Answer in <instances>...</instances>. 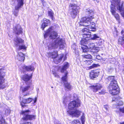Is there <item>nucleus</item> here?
<instances>
[{
    "instance_id": "bf43d9fd",
    "label": "nucleus",
    "mask_w": 124,
    "mask_h": 124,
    "mask_svg": "<svg viewBox=\"0 0 124 124\" xmlns=\"http://www.w3.org/2000/svg\"><path fill=\"white\" fill-rule=\"evenodd\" d=\"M66 58H67L66 57V56H65V57H64V60H65V59H66Z\"/></svg>"
},
{
    "instance_id": "c85d7f7f",
    "label": "nucleus",
    "mask_w": 124,
    "mask_h": 124,
    "mask_svg": "<svg viewBox=\"0 0 124 124\" xmlns=\"http://www.w3.org/2000/svg\"><path fill=\"white\" fill-rule=\"evenodd\" d=\"M4 116L2 115V113L1 112H0V124H7L3 117V116Z\"/></svg>"
},
{
    "instance_id": "dca6fc26",
    "label": "nucleus",
    "mask_w": 124,
    "mask_h": 124,
    "mask_svg": "<svg viewBox=\"0 0 124 124\" xmlns=\"http://www.w3.org/2000/svg\"><path fill=\"white\" fill-rule=\"evenodd\" d=\"M121 36L119 37L118 41V44L124 46V30H122L121 32Z\"/></svg>"
},
{
    "instance_id": "37998d69",
    "label": "nucleus",
    "mask_w": 124,
    "mask_h": 124,
    "mask_svg": "<svg viewBox=\"0 0 124 124\" xmlns=\"http://www.w3.org/2000/svg\"><path fill=\"white\" fill-rule=\"evenodd\" d=\"M116 8H111V12L113 15L116 14Z\"/></svg>"
},
{
    "instance_id": "f03ea898",
    "label": "nucleus",
    "mask_w": 124,
    "mask_h": 124,
    "mask_svg": "<svg viewBox=\"0 0 124 124\" xmlns=\"http://www.w3.org/2000/svg\"><path fill=\"white\" fill-rule=\"evenodd\" d=\"M86 14L89 15L87 17H84L81 19L79 23L80 25L85 26H89L90 30H95V24L93 22H91L92 19L94 18L93 10L90 8L86 9Z\"/></svg>"
},
{
    "instance_id": "4be33fe9",
    "label": "nucleus",
    "mask_w": 124,
    "mask_h": 124,
    "mask_svg": "<svg viewBox=\"0 0 124 124\" xmlns=\"http://www.w3.org/2000/svg\"><path fill=\"white\" fill-rule=\"evenodd\" d=\"M69 66V64L68 62H65L61 69V72L62 73L64 72L68 68Z\"/></svg>"
},
{
    "instance_id": "c03bdc74",
    "label": "nucleus",
    "mask_w": 124,
    "mask_h": 124,
    "mask_svg": "<svg viewBox=\"0 0 124 124\" xmlns=\"http://www.w3.org/2000/svg\"><path fill=\"white\" fill-rule=\"evenodd\" d=\"M72 124H80L79 121L78 120H74L72 122Z\"/></svg>"
},
{
    "instance_id": "864d4df0",
    "label": "nucleus",
    "mask_w": 124,
    "mask_h": 124,
    "mask_svg": "<svg viewBox=\"0 0 124 124\" xmlns=\"http://www.w3.org/2000/svg\"><path fill=\"white\" fill-rule=\"evenodd\" d=\"M53 74H54V76L55 77H59V76L56 73H55L54 72Z\"/></svg>"
},
{
    "instance_id": "72a5a7b5",
    "label": "nucleus",
    "mask_w": 124,
    "mask_h": 124,
    "mask_svg": "<svg viewBox=\"0 0 124 124\" xmlns=\"http://www.w3.org/2000/svg\"><path fill=\"white\" fill-rule=\"evenodd\" d=\"M98 52V51L94 49H92V51L91 52V54L94 56V58H95V57H96L95 56H96L97 55V53Z\"/></svg>"
},
{
    "instance_id": "680f3d73",
    "label": "nucleus",
    "mask_w": 124,
    "mask_h": 124,
    "mask_svg": "<svg viewBox=\"0 0 124 124\" xmlns=\"http://www.w3.org/2000/svg\"><path fill=\"white\" fill-rule=\"evenodd\" d=\"M123 74H124V72H123Z\"/></svg>"
},
{
    "instance_id": "f257e3e1",
    "label": "nucleus",
    "mask_w": 124,
    "mask_h": 124,
    "mask_svg": "<svg viewBox=\"0 0 124 124\" xmlns=\"http://www.w3.org/2000/svg\"><path fill=\"white\" fill-rule=\"evenodd\" d=\"M44 36L45 39L49 36L50 39H54L52 42L48 46L49 49H56L57 48L58 46L59 47V49H61L64 48V40L62 39L59 37L56 38L58 36V34L56 31H53V26H51L47 30Z\"/></svg>"
},
{
    "instance_id": "09e8293b",
    "label": "nucleus",
    "mask_w": 124,
    "mask_h": 124,
    "mask_svg": "<svg viewBox=\"0 0 124 124\" xmlns=\"http://www.w3.org/2000/svg\"><path fill=\"white\" fill-rule=\"evenodd\" d=\"M70 7H76L77 5L74 4H70Z\"/></svg>"
},
{
    "instance_id": "7c9ffc66",
    "label": "nucleus",
    "mask_w": 124,
    "mask_h": 124,
    "mask_svg": "<svg viewBox=\"0 0 124 124\" xmlns=\"http://www.w3.org/2000/svg\"><path fill=\"white\" fill-rule=\"evenodd\" d=\"M72 49L74 50V52L75 54L77 55L79 54V52L78 49H76V46L75 44H73L72 45Z\"/></svg>"
},
{
    "instance_id": "f3484780",
    "label": "nucleus",
    "mask_w": 124,
    "mask_h": 124,
    "mask_svg": "<svg viewBox=\"0 0 124 124\" xmlns=\"http://www.w3.org/2000/svg\"><path fill=\"white\" fill-rule=\"evenodd\" d=\"M100 73L99 70H92L90 73V77L91 79H93L97 78Z\"/></svg>"
},
{
    "instance_id": "de8ad7c7",
    "label": "nucleus",
    "mask_w": 124,
    "mask_h": 124,
    "mask_svg": "<svg viewBox=\"0 0 124 124\" xmlns=\"http://www.w3.org/2000/svg\"><path fill=\"white\" fill-rule=\"evenodd\" d=\"M54 124H61L60 122L57 120H55L54 121Z\"/></svg>"
},
{
    "instance_id": "f704fd0d",
    "label": "nucleus",
    "mask_w": 124,
    "mask_h": 124,
    "mask_svg": "<svg viewBox=\"0 0 124 124\" xmlns=\"http://www.w3.org/2000/svg\"><path fill=\"white\" fill-rule=\"evenodd\" d=\"M32 99L31 98H29L27 99H23V101L26 103H29L31 102L32 101Z\"/></svg>"
},
{
    "instance_id": "b1692460",
    "label": "nucleus",
    "mask_w": 124,
    "mask_h": 124,
    "mask_svg": "<svg viewBox=\"0 0 124 124\" xmlns=\"http://www.w3.org/2000/svg\"><path fill=\"white\" fill-rule=\"evenodd\" d=\"M68 73V72L66 71L64 75L63 76L62 78L61 81L63 82L64 83L65 82H67V75Z\"/></svg>"
},
{
    "instance_id": "1a4fd4ad",
    "label": "nucleus",
    "mask_w": 124,
    "mask_h": 124,
    "mask_svg": "<svg viewBox=\"0 0 124 124\" xmlns=\"http://www.w3.org/2000/svg\"><path fill=\"white\" fill-rule=\"evenodd\" d=\"M110 8H122L124 2H120V0H111Z\"/></svg>"
},
{
    "instance_id": "bb28decb",
    "label": "nucleus",
    "mask_w": 124,
    "mask_h": 124,
    "mask_svg": "<svg viewBox=\"0 0 124 124\" xmlns=\"http://www.w3.org/2000/svg\"><path fill=\"white\" fill-rule=\"evenodd\" d=\"M114 101L116 102V105L118 106H121L123 105V102L120 100H118L117 98L113 99L112 101Z\"/></svg>"
},
{
    "instance_id": "2eb2a0df",
    "label": "nucleus",
    "mask_w": 124,
    "mask_h": 124,
    "mask_svg": "<svg viewBox=\"0 0 124 124\" xmlns=\"http://www.w3.org/2000/svg\"><path fill=\"white\" fill-rule=\"evenodd\" d=\"M79 10L77 8H71L69 10L71 17L73 18H74L79 12Z\"/></svg>"
},
{
    "instance_id": "473e14b6",
    "label": "nucleus",
    "mask_w": 124,
    "mask_h": 124,
    "mask_svg": "<svg viewBox=\"0 0 124 124\" xmlns=\"http://www.w3.org/2000/svg\"><path fill=\"white\" fill-rule=\"evenodd\" d=\"M48 15L52 19V20H54V18H53L54 13L52 10H48Z\"/></svg>"
},
{
    "instance_id": "4468645a",
    "label": "nucleus",
    "mask_w": 124,
    "mask_h": 124,
    "mask_svg": "<svg viewBox=\"0 0 124 124\" xmlns=\"http://www.w3.org/2000/svg\"><path fill=\"white\" fill-rule=\"evenodd\" d=\"M67 112L69 114L71 115L73 117H78L80 116L81 112L79 110L76 109L73 111L68 110Z\"/></svg>"
},
{
    "instance_id": "20e7f679",
    "label": "nucleus",
    "mask_w": 124,
    "mask_h": 124,
    "mask_svg": "<svg viewBox=\"0 0 124 124\" xmlns=\"http://www.w3.org/2000/svg\"><path fill=\"white\" fill-rule=\"evenodd\" d=\"M31 111L29 109L22 111L21 113L23 115V117L22 118V121H27L28 120H32L36 118V116L34 115H29Z\"/></svg>"
},
{
    "instance_id": "13d9d810",
    "label": "nucleus",
    "mask_w": 124,
    "mask_h": 124,
    "mask_svg": "<svg viewBox=\"0 0 124 124\" xmlns=\"http://www.w3.org/2000/svg\"><path fill=\"white\" fill-rule=\"evenodd\" d=\"M26 124H31V123L30 122H25Z\"/></svg>"
},
{
    "instance_id": "2f4dec72",
    "label": "nucleus",
    "mask_w": 124,
    "mask_h": 124,
    "mask_svg": "<svg viewBox=\"0 0 124 124\" xmlns=\"http://www.w3.org/2000/svg\"><path fill=\"white\" fill-rule=\"evenodd\" d=\"M24 0H17L18 2V7L17 8H20L23 5V1Z\"/></svg>"
},
{
    "instance_id": "6ab92c4d",
    "label": "nucleus",
    "mask_w": 124,
    "mask_h": 124,
    "mask_svg": "<svg viewBox=\"0 0 124 124\" xmlns=\"http://www.w3.org/2000/svg\"><path fill=\"white\" fill-rule=\"evenodd\" d=\"M5 74V73L4 72L0 71V88L3 89L4 88V87L2 85L4 81V77Z\"/></svg>"
},
{
    "instance_id": "393cba45",
    "label": "nucleus",
    "mask_w": 124,
    "mask_h": 124,
    "mask_svg": "<svg viewBox=\"0 0 124 124\" xmlns=\"http://www.w3.org/2000/svg\"><path fill=\"white\" fill-rule=\"evenodd\" d=\"M24 56V54L22 52L18 53L17 56L19 57V60L23 61L25 59Z\"/></svg>"
},
{
    "instance_id": "a211bd4d",
    "label": "nucleus",
    "mask_w": 124,
    "mask_h": 124,
    "mask_svg": "<svg viewBox=\"0 0 124 124\" xmlns=\"http://www.w3.org/2000/svg\"><path fill=\"white\" fill-rule=\"evenodd\" d=\"M22 68L23 72H25L26 71H33L34 70L33 66L32 65L26 66L24 65Z\"/></svg>"
},
{
    "instance_id": "3c124183",
    "label": "nucleus",
    "mask_w": 124,
    "mask_h": 124,
    "mask_svg": "<svg viewBox=\"0 0 124 124\" xmlns=\"http://www.w3.org/2000/svg\"><path fill=\"white\" fill-rule=\"evenodd\" d=\"M26 103H24L23 101V99L22 100V102L21 103V105L22 107H23L25 106V104Z\"/></svg>"
},
{
    "instance_id": "49530a36",
    "label": "nucleus",
    "mask_w": 124,
    "mask_h": 124,
    "mask_svg": "<svg viewBox=\"0 0 124 124\" xmlns=\"http://www.w3.org/2000/svg\"><path fill=\"white\" fill-rule=\"evenodd\" d=\"M96 57H95V58H94V59L96 61V59H97L98 60H101V57L99 55H97L96 56H95Z\"/></svg>"
},
{
    "instance_id": "ea45409f",
    "label": "nucleus",
    "mask_w": 124,
    "mask_h": 124,
    "mask_svg": "<svg viewBox=\"0 0 124 124\" xmlns=\"http://www.w3.org/2000/svg\"><path fill=\"white\" fill-rule=\"evenodd\" d=\"M98 40L99 41H98V43H97V45H98L101 46L103 43L104 42V40L101 39V38L100 40Z\"/></svg>"
},
{
    "instance_id": "9d476101",
    "label": "nucleus",
    "mask_w": 124,
    "mask_h": 124,
    "mask_svg": "<svg viewBox=\"0 0 124 124\" xmlns=\"http://www.w3.org/2000/svg\"><path fill=\"white\" fill-rule=\"evenodd\" d=\"M90 31H95V30H91L87 28H85L83 29L82 34L83 36V38L90 39L92 35Z\"/></svg>"
},
{
    "instance_id": "5701e85b",
    "label": "nucleus",
    "mask_w": 124,
    "mask_h": 124,
    "mask_svg": "<svg viewBox=\"0 0 124 124\" xmlns=\"http://www.w3.org/2000/svg\"><path fill=\"white\" fill-rule=\"evenodd\" d=\"M2 113V115H3L7 116L10 113L9 109L8 108H4L3 110H1V112Z\"/></svg>"
},
{
    "instance_id": "423d86ee",
    "label": "nucleus",
    "mask_w": 124,
    "mask_h": 124,
    "mask_svg": "<svg viewBox=\"0 0 124 124\" xmlns=\"http://www.w3.org/2000/svg\"><path fill=\"white\" fill-rule=\"evenodd\" d=\"M93 92H98L97 93L98 94H103L105 92L104 89L101 90L102 88V85L101 84H97L95 85H91L90 86Z\"/></svg>"
},
{
    "instance_id": "aec40b11",
    "label": "nucleus",
    "mask_w": 124,
    "mask_h": 124,
    "mask_svg": "<svg viewBox=\"0 0 124 124\" xmlns=\"http://www.w3.org/2000/svg\"><path fill=\"white\" fill-rule=\"evenodd\" d=\"M32 74L30 76H29L27 74H25L22 76L21 78L26 83L28 82L31 83V82L30 81V79L32 78Z\"/></svg>"
},
{
    "instance_id": "cd10ccee",
    "label": "nucleus",
    "mask_w": 124,
    "mask_h": 124,
    "mask_svg": "<svg viewBox=\"0 0 124 124\" xmlns=\"http://www.w3.org/2000/svg\"><path fill=\"white\" fill-rule=\"evenodd\" d=\"M64 85L65 88L68 90H70L72 88V85L68 82H65Z\"/></svg>"
},
{
    "instance_id": "603ef678",
    "label": "nucleus",
    "mask_w": 124,
    "mask_h": 124,
    "mask_svg": "<svg viewBox=\"0 0 124 124\" xmlns=\"http://www.w3.org/2000/svg\"><path fill=\"white\" fill-rule=\"evenodd\" d=\"M103 108L104 109H106V110H108V106L106 105H104Z\"/></svg>"
},
{
    "instance_id": "c9c22d12",
    "label": "nucleus",
    "mask_w": 124,
    "mask_h": 124,
    "mask_svg": "<svg viewBox=\"0 0 124 124\" xmlns=\"http://www.w3.org/2000/svg\"><path fill=\"white\" fill-rule=\"evenodd\" d=\"M88 46L90 49H92L95 48V44L93 43L88 44Z\"/></svg>"
},
{
    "instance_id": "8fccbe9b",
    "label": "nucleus",
    "mask_w": 124,
    "mask_h": 124,
    "mask_svg": "<svg viewBox=\"0 0 124 124\" xmlns=\"http://www.w3.org/2000/svg\"><path fill=\"white\" fill-rule=\"evenodd\" d=\"M114 36L115 38H116L118 36L117 32V31L115 32L114 33Z\"/></svg>"
},
{
    "instance_id": "f8f14e48",
    "label": "nucleus",
    "mask_w": 124,
    "mask_h": 124,
    "mask_svg": "<svg viewBox=\"0 0 124 124\" xmlns=\"http://www.w3.org/2000/svg\"><path fill=\"white\" fill-rule=\"evenodd\" d=\"M26 84L27 86L24 87L22 86L20 87V91H22V93H26L25 94L24 93L23 94L24 96L29 95V93H27V92L29 89L31 87L32 85L31 83V82H28L26 83Z\"/></svg>"
},
{
    "instance_id": "79ce46f5",
    "label": "nucleus",
    "mask_w": 124,
    "mask_h": 124,
    "mask_svg": "<svg viewBox=\"0 0 124 124\" xmlns=\"http://www.w3.org/2000/svg\"><path fill=\"white\" fill-rule=\"evenodd\" d=\"M119 113L121 112L122 113H124V107L123 108H119ZM120 115L121 116H122V115L120 114L119 113Z\"/></svg>"
},
{
    "instance_id": "5fc2aeb1",
    "label": "nucleus",
    "mask_w": 124,
    "mask_h": 124,
    "mask_svg": "<svg viewBox=\"0 0 124 124\" xmlns=\"http://www.w3.org/2000/svg\"><path fill=\"white\" fill-rule=\"evenodd\" d=\"M95 3H98L99 2V0H93Z\"/></svg>"
},
{
    "instance_id": "a18cd8bd",
    "label": "nucleus",
    "mask_w": 124,
    "mask_h": 124,
    "mask_svg": "<svg viewBox=\"0 0 124 124\" xmlns=\"http://www.w3.org/2000/svg\"><path fill=\"white\" fill-rule=\"evenodd\" d=\"M113 16H114L116 18L117 20H119V16L118 14H116L114 15Z\"/></svg>"
},
{
    "instance_id": "58836bf2",
    "label": "nucleus",
    "mask_w": 124,
    "mask_h": 124,
    "mask_svg": "<svg viewBox=\"0 0 124 124\" xmlns=\"http://www.w3.org/2000/svg\"><path fill=\"white\" fill-rule=\"evenodd\" d=\"M84 61L85 62H86V63L88 65L91 64L93 62V61L92 59H91V60H85V61Z\"/></svg>"
},
{
    "instance_id": "39448f33",
    "label": "nucleus",
    "mask_w": 124,
    "mask_h": 124,
    "mask_svg": "<svg viewBox=\"0 0 124 124\" xmlns=\"http://www.w3.org/2000/svg\"><path fill=\"white\" fill-rule=\"evenodd\" d=\"M14 44L16 47L19 46L18 49H25L26 47L24 44V40L20 38L17 37L14 39Z\"/></svg>"
},
{
    "instance_id": "a878e982",
    "label": "nucleus",
    "mask_w": 124,
    "mask_h": 124,
    "mask_svg": "<svg viewBox=\"0 0 124 124\" xmlns=\"http://www.w3.org/2000/svg\"><path fill=\"white\" fill-rule=\"evenodd\" d=\"M90 39L93 40H100L101 39V38L98 34H93L92 35Z\"/></svg>"
},
{
    "instance_id": "9b49d317",
    "label": "nucleus",
    "mask_w": 124,
    "mask_h": 124,
    "mask_svg": "<svg viewBox=\"0 0 124 124\" xmlns=\"http://www.w3.org/2000/svg\"><path fill=\"white\" fill-rule=\"evenodd\" d=\"M80 101L74 100L69 103L68 108L69 109L72 110L80 106Z\"/></svg>"
},
{
    "instance_id": "4d7b16f0",
    "label": "nucleus",
    "mask_w": 124,
    "mask_h": 124,
    "mask_svg": "<svg viewBox=\"0 0 124 124\" xmlns=\"http://www.w3.org/2000/svg\"><path fill=\"white\" fill-rule=\"evenodd\" d=\"M120 124H124V122L119 123Z\"/></svg>"
},
{
    "instance_id": "ddd939ff",
    "label": "nucleus",
    "mask_w": 124,
    "mask_h": 124,
    "mask_svg": "<svg viewBox=\"0 0 124 124\" xmlns=\"http://www.w3.org/2000/svg\"><path fill=\"white\" fill-rule=\"evenodd\" d=\"M23 29L19 24H17L15 26H14L13 31L15 34L17 35L21 34L23 33Z\"/></svg>"
},
{
    "instance_id": "0eeeda50",
    "label": "nucleus",
    "mask_w": 124,
    "mask_h": 124,
    "mask_svg": "<svg viewBox=\"0 0 124 124\" xmlns=\"http://www.w3.org/2000/svg\"><path fill=\"white\" fill-rule=\"evenodd\" d=\"M88 39L83 38L82 39L80 42L81 46L80 49L82 51L83 53H86L88 51L87 46L86 45L88 44Z\"/></svg>"
},
{
    "instance_id": "412c9836",
    "label": "nucleus",
    "mask_w": 124,
    "mask_h": 124,
    "mask_svg": "<svg viewBox=\"0 0 124 124\" xmlns=\"http://www.w3.org/2000/svg\"><path fill=\"white\" fill-rule=\"evenodd\" d=\"M44 22L42 23L41 28L43 30L45 28L48 26V24L50 23V21L49 20L46 19L45 18L43 19Z\"/></svg>"
},
{
    "instance_id": "6e6d98bb",
    "label": "nucleus",
    "mask_w": 124,
    "mask_h": 124,
    "mask_svg": "<svg viewBox=\"0 0 124 124\" xmlns=\"http://www.w3.org/2000/svg\"><path fill=\"white\" fill-rule=\"evenodd\" d=\"M37 101V98H35L34 100V103H36V102Z\"/></svg>"
},
{
    "instance_id": "052dcab7",
    "label": "nucleus",
    "mask_w": 124,
    "mask_h": 124,
    "mask_svg": "<svg viewBox=\"0 0 124 124\" xmlns=\"http://www.w3.org/2000/svg\"><path fill=\"white\" fill-rule=\"evenodd\" d=\"M22 124H26V123L25 122V123H23Z\"/></svg>"
},
{
    "instance_id": "4c0bfd02",
    "label": "nucleus",
    "mask_w": 124,
    "mask_h": 124,
    "mask_svg": "<svg viewBox=\"0 0 124 124\" xmlns=\"http://www.w3.org/2000/svg\"><path fill=\"white\" fill-rule=\"evenodd\" d=\"M100 66V65L98 64H93L89 67V68L90 69H92L95 67H99Z\"/></svg>"
},
{
    "instance_id": "6e6552de",
    "label": "nucleus",
    "mask_w": 124,
    "mask_h": 124,
    "mask_svg": "<svg viewBox=\"0 0 124 124\" xmlns=\"http://www.w3.org/2000/svg\"><path fill=\"white\" fill-rule=\"evenodd\" d=\"M49 55L53 59L56 58V60H57V63L60 62L62 60L63 57L65 55L64 54L60 55V57L59 58H57V57L58 56V52L57 51H55L52 53H50L49 54Z\"/></svg>"
},
{
    "instance_id": "7ed1b4c3",
    "label": "nucleus",
    "mask_w": 124,
    "mask_h": 124,
    "mask_svg": "<svg viewBox=\"0 0 124 124\" xmlns=\"http://www.w3.org/2000/svg\"><path fill=\"white\" fill-rule=\"evenodd\" d=\"M115 78L114 76H109L107 78L108 80L110 82L109 87V93L113 95H117L119 93V91L117 90L118 86Z\"/></svg>"
},
{
    "instance_id": "e433bc0d",
    "label": "nucleus",
    "mask_w": 124,
    "mask_h": 124,
    "mask_svg": "<svg viewBox=\"0 0 124 124\" xmlns=\"http://www.w3.org/2000/svg\"><path fill=\"white\" fill-rule=\"evenodd\" d=\"M19 8H15V10L13 12V14L16 16L18 15V12Z\"/></svg>"
},
{
    "instance_id": "a19ab883",
    "label": "nucleus",
    "mask_w": 124,
    "mask_h": 124,
    "mask_svg": "<svg viewBox=\"0 0 124 124\" xmlns=\"http://www.w3.org/2000/svg\"><path fill=\"white\" fill-rule=\"evenodd\" d=\"M84 113H83V115L81 117V120L82 122V124H84L85 122V116Z\"/></svg>"
},
{
    "instance_id": "c756f323",
    "label": "nucleus",
    "mask_w": 124,
    "mask_h": 124,
    "mask_svg": "<svg viewBox=\"0 0 124 124\" xmlns=\"http://www.w3.org/2000/svg\"><path fill=\"white\" fill-rule=\"evenodd\" d=\"M82 56L83 58V60L84 61L85 60L84 59H87V60H91L92 59V56L90 54H83L82 55Z\"/></svg>"
}]
</instances>
